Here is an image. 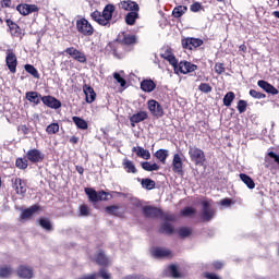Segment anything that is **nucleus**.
Segmentation results:
<instances>
[{"label": "nucleus", "mask_w": 279, "mask_h": 279, "mask_svg": "<svg viewBox=\"0 0 279 279\" xmlns=\"http://www.w3.org/2000/svg\"><path fill=\"white\" fill-rule=\"evenodd\" d=\"M119 10H124V12H138L141 10V7H138V3L132 0H123L120 3H118Z\"/></svg>", "instance_id": "obj_12"}, {"label": "nucleus", "mask_w": 279, "mask_h": 279, "mask_svg": "<svg viewBox=\"0 0 279 279\" xmlns=\"http://www.w3.org/2000/svg\"><path fill=\"white\" fill-rule=\"evenodd\" d=\"M250 95L254 99H265V97H267V95H265L263 93H259V92H256V89H251Z\"/></svg>", "instance_id": "obj_52"}, {"label": "nucleus", "mask_w": 279, "mask_h": 279, "mask_svg": "<svg viewBox=\"0 0 279 279\" xmlns=\"http://www.w3.org/2000/svg\"><path fill=\"white\" fill-rule=\"evenodd\" d=\"M13 189H15L17 195H25L27 193V185L21 178L12 179Z\"/></svg>", "instance_id": "obj_17"}, {"label": "nucleus", "mask_w": 279, "mask_h": 279, "mask_svg": "<svg viewBox=\"0 0 279 279\" xmlns=\"http://www.w3.org/2000/svg\"><path fill=\"white\" fill-rule=\"evenodd\" d=\"M106 213L108 215H113L114 217H121V213L119 211V206H108L106 207Z\"/></svg>", "instance_id": "obj_45"}, {"label": "nucleus", "mask_w": 279, "mask_h": 279, "mask_svg": "<svg viewBox=\"0 0 279 279\" xmlns=\"http://www.w3.org/2000/svg\"><path fill=\"white\" fill-rule=\"evenodd\" d=\"M181 45L183 49L192 50L193 48L197 49V47H202L204 45V40L199 38L187 37L181 40Z\"/></svg>", "instance_id": "obj_8"}, {"label": "nucleus", "mask_w": 279, "mask_h": 279, "mask_svg": "<svg viewBox=\"0 0 279 279\" xmlns=\"http://www.w3.org/2000/svg\"><path fill=\"white\" fill-rule=\"evenodd\" d=\"M257 86L268 93L269 95H278L279 90L274 87V85L269 84L267 81L260 80L257 82Z\"/></svg>", "instance_id": "obj_21"}, {"label": "nucleus", "mask_w": 279, "mask_h": 279, "mask_svg": "<svg viewBox=\"0 0 279 279\" xmlns=\"http://www.w3.org/2000/svg\"><path fill=\"white\" fill-rule=\"evenodd\" d=\"M99 276L102 278V279H110V274L108 272V270L106 269H100L99 270Z\"/></svg>", "instance_id": "obj_60"}, {"label": "nucleus", "mask_w": 279, "mask_h": 279, "mask_svg": "<svg viewBox=\"0 0 279 279\" xmlns=\"http://www.w3.org/2000/svg\"><path fill=\"white\" fill-rule=\"evenodd\" d=\"M221 206H230V199L225 198L220 202Z\"/></svg>", "instance_id": "obj_64"}, {"label": "nucleus", "mask_w": 279, "mask_h": 279, "mask_svg": "<svg viewBox=\"0 0 279 279\" xmlns=\"http://www.w3.org/2000/svg\"><path fill=\"white\" fill-rule=\"evenodd\" d=\"M141 89L144 93H154L156 90V83L151 80H144L141 82Z\"/></svg>", "instance_id": "obj_26"}, {"label": "nucleus", "mask_w": 279, "mask_h": 279, "mask_svg": "<svg viewBox=\"0 0 279 279\" xmlns=\"http://www.w3.org/2000/svg\"><path fill=\"white\" fill-rule=\"evenodd\" d=\"M205 277L207 279H219V277L217 275H215V274H206Z\"/></svg>", "instance_id": "obj_63"}, {"label": "nucleus", "mask_w": 279, "mask_h": 279, "mask_svg": "<svg viewBox=\"0 0 279 279\" xmlns=\"http://www.w3.org/2000/svg\"><path fill=\"white\" fill-rule=\"evenodd\" d=\"M240 180H242V182H244V184L247 186V189H255L256 187V183H254V180L252 179V177L245 174V173H241L240 174Z\"/></svg>", "instance_id": "obj_33"}, {"label": "nucleus", "mask_w": 279, "mask_h": 279, "mask_svg": "<svg viewBox=\"0 0 279 279\" xmlns=\"http://www.w3.org/2000/svg\"><path fill=\"white\" fill-rule=\"evenodd\" d=\"M160 232L163 234H173V226L169 222H165L160 228Z\"/></svg>", "instance_id": "obj_46"}, {"label": "nucleus", "mask_w": 279, "mask_h": 279, "mask_svg": "<svg viewBox=\"0 0 279 279\" xmlns=\"http://www.w3.org/2000/svg\"><path fill=\"white\" fill-rule=\"evenodd\" d=\"M80 215L81 217H88V215H90V209L88 208V205H82L80 207Z\"/></svg>", "instance_id": "obj_57"}, {"label": "nucleus", "mask_w": 279, "mask_h": 279, "mask_svg": "<svg viewBox=\"0 0 279 279\" xmlns=\"http://www.w3.org/2000/svg\"><path fill=\"white\" fill-rule=\"evenodd\" d=\"M25 97L27 101L34 104V106H38L40 101H43V95L38 94V92H27Z\"/></svg>", "instance_id": "obj_23"}, {"label": "nucleus", "mask_w": 279, "mask_h": 279, "mask_svg": "<svg viewBox=\"0 0 279 279\" xmlns=\"http://www.w3.org/2000/svg\"><path fill=\"white\" fill-rule=\"evenodd\" d=\"M179 235L182 238V239H186V236H191V229L186 228V227H183L179 230Z\"/></svg>", "instance_id": "obj_56"}, {"label": "nucleus", "mask_w": 279, "mask_h": 279, "mask_svg": "<svg viewBox=\"0 0 279 279\" xmlns=\"http://www.w3.org/2000/svg\"><path fill=\"white\" fill-rule=\"evenodd\" d=\"M148 110L153 114V117L160 118L165 114V110L162 109V106H160V102L157 100H148L147 102Z\"/></svg>", "instance_id": "obj_10"}, {"label": "nucleus", "mask_w": 279, "mask_h": 279, "mask_svg": "<svg viewBox=\"0 0 279 279\" xmlns=\"http://www.w3.org/2000/svg\"><path fill=\"white\" fill-rule=\"evenodd\" d=\"M141 185L146 189V191H154V189H156V181L151 179H142Z\"/></svg>", "instance_id": "obj_36"}, {"label": "nucleus", "mask_w": 279, "mask_h": 279, "mask_svg": "<svg viewBox=\"0 0 279 279\" xmlns=\"http://www.w3.org/2000/svg\"><path fill=\"white\" fill-rule=\"evenodd\" d=\"M123 45H136V36L122 33L118 36L117 41L109 43L108 49H110L114 58L121 60L125 56Z\"/></svg>", "instance_id": "obj_1"}, {"label": "nucleus", "mask_w": 279, "mask_h": 279, "mask_svg": "<svg viewBox=\"0 0 279 279\" xmlns=\"http://www.w3.org/2000/svg\"><path fill=\"white\" fill-rule=\"evenodd\" d=\"M151 256L154 258H171L173 256V253L169 251V248H162V247H155L150 250Z\"/></svg>", "instance_id": "obj_16"}, {"label": "nucleus", "mask_w": 279, "mask_h": 279, "mask_svg": "<svg viewBox=\"0 0 279 279\" xmlns=\"http://www.w3.org/2000/svg\"><path fill=\"white\" fill-rule=\"evenodd\" d=\"M189 156L190 160L194 162L197 167H204V162H206V154L202 148L197 146H189Z\"/></svg>", "instance_id": "obj_5"}, {"label": "nucleus", "mask_w": 279, "mask_h": 279, "mask_svg": "<svg viewBox=\"0 0 279 279\" xmlns=\"http://www.w3.org/2000/svg\"><path fill=\"white\" fill-rule=\"evenodd\" d=\"M65 53H68V56H71V58H73V60H76V62H80L81 64H86V54H84V52L75 49L74 47H70L66 48Z\"/></svg>", "instance_id": "obj_11"}, {"label": "nucleus", "mask_w": 279, "mask_h": 279, "mask_svg": "<svg viewBox=\"0 0 279 279\" xmlns=\"http://www.w3.org/2000/svg\"><path fill=\"white\" fill-rule=\"evenodd\" d=\"M96 263L97 265L106 267L109 265L110 260L108 259V257H106V254H104V252H99L96 257Z\"/></svg>", "instance_id": "obj_37"}, {"label": "nucleus", "mask_w": 279, "mask_h": 279, "mask_svg": "<svg viewBox=\"0 0 279 279\" xmlns=\"http://www.w3.org/2000/svg\"><path fill=\"white\" fill-rule=\"evenodd\" d=\"M236 109L240 114H243V112H245V110H247V101L239 100Z\"/></svg>", "instance_id": "obj_49"}, {"label": "nucleus", "mask_w": 279, "mask_h": 279, "mask_svg": "<svg viewBox=\"0 0 279 279\" xmlns=\"http://www.w3.org/2000/svg\"><path fill=\"white\" fill-rule=\"evenodd\" d=\"M14 274V269L10 265L0 266V278H10Z\"/></svg>", "instance_id": "obj_32"}, {"label": "nucleus", "mask_w": 279, "mask_h": 279, "mask_svg": "<svg viewBox=\"0 0 279 279\" xmlns=\"http://www.w3.org/2000/svg\"><path fill=\"white\" fill-rule=\"evenodd\" d=\"M236 95H234L233 92H229L223 97V106H227V108H230L232 106V102L234 101V98Z\"/></svg>", "instance_id": "obj_40"}, {"label": "nucleus", "mask_w": 279, "mask_h": 279, "mask_svg": "<svg viewBox=\"0 0 279 279\" xmlns=\"http://www.w3.org/2000/svg\"><path fill=\"white\" fill-rule=\"evenodd\" d=\"M38 213V205L24 209L21 215V219H31L34 214Z\"/></svg>", "instance_id": "obj_29"}, {"label": "nucleus", "mask_w": 279, "mask_h": 279, "mask_svg": "<svg viewBox=\"0 0 279 279\" xmlns=\"http://www.w3.org/2000/svg\"><path fill=\"white\" fill-rule=\"evenodd\" d=\"M184 169V163L182 162V157H180V154H174L172 159V171L174 173H182Z\"/></svg>", "instance_id": "obj_22"}, {"label": "nucleus", "mask_w": 279, "mask_h": 279, "mask_svg": "<svg viewBox=\"0 0 279 279\" xmlns=\"http://www.w3.org/2000/svg\"><path fill=\"white\" fill-rule=\"evenodd\" d=\"M141 167L144 169V171H158V169H160L158 163H150L149 161L142 162Z\"/></svg>", "instance_id": "obj_39"}, {"label": "nucleus", "mask_w": 279, "mask_h": 279, "mask_svg": "<svg viewBox=\"0 0 279 279\" xmlns=\"http://www.w3.org/2000/svg\"><path fill=\"white\" fill-rule=\"evenodd\" d=\"M76 29L78 34H82L83 36H93L95 34L93 24L84 17L76 21Z\"/></svg>", "instance_id": "obj_6"}, {"label": "nucleus", "mask_w": 279, "mask_h": 279, "mask_svg": "<svg viewBox=\"0 0 279 279\" xmlns=\"http://www.w3.org/2000/svg\"><path fill=\"white\" fill-rule=\"evenodd\" d=\"M83 93L85 95V101L87 104H93L95 99H97V94L95 93V89L90 85H84L83 86Z\"/></svg>", "instance_id": "obj_19"}, {"label": "nucleus", "mask_w": 279, "mask_h": 279, "mask_svg": "<svg viewBox=\"0 0 279 279\" xmlns=\"http://www.w3.org/2000/svg\"><path fill=\"white\" fill-rule=\"evenodd\" d=\"M149 116L147 114V111H138L137 113H134L132 117H130V123L132 128H136V123H142V121H146V119Z\"/></svg>", "instance_id": "obj_18"}, {"label": "nucleus", "mask_w": 279, "mask_h": 279, "mask_svg": "<svg viewBox=\"0 0 279 279\" xmlns=\"http://www.w3.org/2000/svg\"><path fill=\"white\" fill-rule=\"evenodd\" d=\"M114 4H107L102 12L98 10L94 11L90 16L93 21L101 25L102 27H110V22L112 21V14H114Z\"/></svg>", "instance_id": "obj_2"}, {"label": "nucleus", "mask_w": 279, "mask_h": 279, "mask_svg": "<svg viewBox=\"0 0 279 279\" xmlns=\"http://www.w3.org/2000/svg\"><path fill=\"white\" fill-rule=\"evenodd\" d=\"M168 274L171 276V278H180V272L178 271V267H175V265L168 267Z\"/></svg>", "instance_id": "obj_48"}, {"label": "nucleus", "mask_w": 279, "mask_h": 279, "mask_svg": "<svg viewBox=\"0 0 279 279\" xmlns=\"http://www.w3.org/2000/svg\"><path fill=\"white\" fill-rule=\"evenodd\" d=\"M72 120L78 130H88V122H86V120L80 117H73Z\"/></svg>", "instance_id": "obj_35"}, {"label": "nucleus", "mask_w": 279, "mask_h": 279, "mask_svg": "<svg viewBox=\"0 0 279 279\" xmlns=\"http://www.w3.org/2000/svg\"><path fill=\"white\" fill-rule=\"evenodd\" d=\"M226 71V68L223 66V63H216L215 64V72L218 75H221V73H223Z\"/></svg>", "instance_id": "obj_58"}, {"label": "nucleus", "mask_w": 279, "mask_h": 279, "mask_svg": "<svg viewBox=\"0 0 279 279\" xmlns=\"http://www.w3.org/2000/svg\"><path fill=\"white\" fill-rule=\"evenodd\" d=\"M16 10L20 14H22V16H29V14H33L34 12H38V5L36 4H27V3H23V4H19L16 7Z\"/></svg>", "instance_id": "obj_13"}, {"label": "nucleus", "mask_w": 279, "mask_h": 279, "mask_svg": "<svg viewBox=\"0 0 279 279\" xmlns=\"http://www.w3.org/2000/svg\"><path fill=\"white\" fill-rule=\"evenodd\" d=\"M257 86L268 93L269 95H278L279 90L274 87V85L269 84L267 81L260 80L257 82Z\"/></svg>", "instance_id": "obj_20"}, {"label": "nucleus", "mask_w": 279, "mask_h": 279, "mask_svg": "<svg viewBox=\"0 0 279 279\" xmlns=\"http://www.w3.org/2000/svg\"><path fill=\"white\" fill-rule=\"evenodd\" d=\"M190 10L191 12H199V10H202V3L194 2L193 4H191Z\"/></svg>", "instance_id": "obj_59"}, {"label": "nucleus", "mask_w": 279, "mask_h": 279, "mask_svg": "<svg viewBox=\"0 0 279 279\" xmlns=\"http://www.w3.org/2000/svg\"><path fill=\"white\" fill-rule=\"evenodd\" d=\"M108 197H110V193L106 191H99L97 196V202H108Z\"/></svg>", "instance_id": "obj_50"}, {"label": "nucleus", "mask_w": 279, "mask_h": 279, "mask_svg": "<svg viewBox=\"0 0 279 279\" xmlns=\"http://www.w3.org/2000/svg\"><path fill=\"white\" fill-rule=\"evenodd\" d=\"M26 158L29 162H43V160H45V155L39 149L34 148L26 153Z\"/></svg>", "instance_id": "obj_15"}, {"label": "nucleus", "mask_w": 279, "mask_h": 279, "mask_svg": "<svg viewBox=\"0 0 279 279\" xmlns=\"http://www.w3.org/2000/svg\"><path fill=\"white\" fill-rule=\"evenodd\" d=\"M85 193L88 196V199L92 202H97V197H98V192L90 189V187H86L85 189Z\"/></svg>", "instance_id": "obj_43"}, {"label": "nucleus", "mask_w": 279, "mask_h": 279, "mask_svg": "<svg viewBox=\"0 0 279 279\" xmlns=\"http://www.w3.org/2000/svg\"><path fill=\"white\" fill-rule=\"evenodd\" d=\"M181 215L183 217H191V215H195V208H193V207H185L183 210H181Z\"/></svg>", "instance_id": "obj_53"}, {"label": "nucleus", "mask_w": 279, "mask_h": 279, "mask_svg": "<svg viewBox=\"0 0 279 279\" xmlns=\"http://www.w3.org/2000/svg\"><path fill=\"white\" fill-rule=\"evenodd\" d=\"M186 12H189L187 7L178 5L172 10V16L174 19H182V16H184V14H186Z\"/></svg>", "instance_id": "obj_28"}, {"label": "nucleus", "mask_w": 279, "mask_h": 279, "mask_svg": "<svg viewBox=\"0 0 279 279\" xmlns=\"http://www.w3.org/2000/svg\"><path fill=\"white\" fill-rule=\"evenodd\" d=\"M113 78L118 82V84H120V86L122 88L125 87L126 82H125V78L121 77V74L114 72L113 73Z\"/></svg>", "instance_id": "obj_54"}, {"label": "nucleus", "mask_w": 279, "mask_h": 279, "mask_svg": "<svg viewBox=\"0 0 279 279\" xmlns=\"http://www.w3.org/2000/svg\"><path fill=\"white\" fill-rule=\"evenodd\" d=\"M198 89L202 92V93H213V87L207 84V83H202L199 86H198Z\"/></svg>", "instance_id": "obj_55"}, {"label": "nucleus", "mask_w": 279, "mask_h": 279, "mask_svg": "<svg viewBox=\"0 0 279 279\" xmlns=\"http://www.w3.org/2000/svg\"><path fill=\"white\" fill-rule=\"evenodd\" d=\"M123 168L126 171V173H137L138 170L136 169V166L134 165V161L125 158L123 159Z\"/></svg>", "instance_id": "obj_27"}, {"label": "nucleus", "mask_w": 279, "mask_h": 279, "mask_svg": "<svg viewBox=\"0 0 279 279\" xmlns=\"http://www.w3.org/2000/svg\"><path fill=\"white\" fill-rule=\"evenodd\" d=\"M161 58H163V60H167L169 64H171V66L175 69V65L178 64V59H175V56H173L171 51L166 50L165 53H161Z\"/></svg>", "instance_id": "obj_30"}, {"label": "nucleus", "mask_w": 279, "mask_h": 279, "mask_svg": "<svg viewBox=\"0 0 279 279\" xmlns=\"http://www.w3.org/2000/svg\"><path fill=\"white\" fill-rule=\"evenodd\" d=\"M132 151H134L138 158H143V160H149L151 158V153L141 146L133 147Z\"/></svg>", "instance_id": "obj_25"}, {"label": "nucleus", "mask_w": 279, "mask_h": 279, "mask_svg": "<svg viewBox=\"0 0 279 279\" xmlns=\"http://www.w3.org/2000/svg\"><path fill=\"white\" fill-rule=\"evenodd\" d=\"M7 25L13 34H19V32H21L19 24L14 23L12 20H7Z\"/></svg>", "instance_id": "obj_47"}, {"label": "nucleus", "mask_w": 279, "mask_h": 279, "mask_svg": "<svg viewBox=\"0 0 279 279\" xmlns=\"http://www.w3.org/2000/svg\"><path fill=\"white\" fill-rule=\"evenodd\" d=\"M17 276L23 279H31L34 277V270L26 266H20L17 269Z\"/></svg>", "instance_id": "obj_24"}, {"label": "nucleus", "mask_w": 279, "mask_h": 279, "mask_svg": "<svg viewBox=\"0 0 279 279\" xmlns=\"http://www.w3.org/2000/svg\"><path fill=\"white\" fill-rule=\"evenodd\" d=\"M143 214L145 217H149L150 219H156L159 217V219H165L166 221H174L175 216L171 214H165L162 210H160L157 207L151 206H145L143 207Z\"/></svg>", "instance_id": "obj_3"}, {"label": "nucleus", "mask_w": 279, "mask_h": 279, "mask_svg": "<svg viewBox=\"0 0 279 279\" xmlns=\"http://www.w3.org/2000/svg\"><path fill=\"white\" fill-rule=\"evenodd\" d=\"M39 226H41V228L44 230H47L48 232H51V230H53V226H51V221L47 218H41L39 220Z\"/></svg>", "instance_id": "obj_41"}, {"label": "nucleus", "mask_w": 279, "mask_h": 279, "mask_svg": "<svg viewBox=\"0 0 279 279\" xmlns=\"http://www.w3.org/2000/svg\"><path fill=\"white\" fill-rule=\"evenodd\" d=\"M15 167H17V169H27V160H24L23 158H17L15 161Z\"/></svg>", "instance_id": "obj_51"}, {"label": "nucleus", "mask_w": 279, "mask_h": 279, "mask_svg": "<svg viewBox=\"0 0 279 279\" xmlns=\"http://www.w3.org/2000/svg\"><path fill=\"white\" fill-rule=\"evenodd\" d=\"M47 134H58L60 132V125L58 123H51L46 128Z\"/></svg>", "instance_id": "obj_44"}, {"label": "nucleus", "mask_w": 279, "mask_h": 279, "mask_svg": "<svg viewBox=\"0 0 279 279\" xmlns=\"http://www.w3.org/2000/svg\"><path fill=\"white\" fill-rule=\"evenodd\" d=\"M0 3L3 8H11L12 0H0Z\"/></svg>", "instance_id": "obj_61"}, {"label": "nucleus", "mask_w": 279, "mask_h": 279, "mask_svg": "<svg viewBox=\"0 0 279 279\" xmlns=\"http://www.w3.org/2000/svg\"><path fill=\"white\" fill-rule=\"evenodd\" d=\"M7 66L10 73H16V66L19 64V60L16 59V54L12 50L7 51L5 57Z\"/></svg>", "instance_id": "obj_9"}, {"label": "nucleus", "mask_w": 279, "mask_h": 279, "mask_svg": "<svg viewBox=\"0 0 279 279\" xmlns=\"http://www.w3.org/2000/svg\"><path fill=\"white\" fill-rule=\"evenodd\" d=\"M41 101L44 106H47L52 110H58L59 108H62V102L53 96H43Z\"/></svg>", "instance_id": "obj_14"}, {"label": "nucleus", "mask_w": 279, "mask_h": 279, "mask_svg": "<svg viewBox=\"0 0 279 279\" xmlns=\"http://www.w3.org/2000/svg\"><path fill=\"white\" fill-rule=\"evenodd\" d=\"M138 19V11H131L125 15L126 25H134Z\"/></svg>", "instance_id": "obj_34"}, {"label": "nucleus", "mask_w": 279, "mask_h": 279, "mask_svg": "<svg viewBox=\"0 0 279 279\" xmlns=\"http://www.w3.org/2000/svg\"><path fill=\"white\" fill-rule=\"evenodd\" d=\"M271 160L279 165V156L274 151L268 153L265 157L266 167H269V165H271Z\"/></svg>", "instance_id": "obj_38"}, {"label": "nucleus", "mask_w": 279, "mask_h": 279, "mask_svg": "<svg viewBox=\"0 0 279 279\" xmlns=\"http://www.w3.org/2000/svg\"><path fill=\"white\" fill-rule=\"evenodd\" d=\"M155 157L157 160H160L162 165L167 163V158H169V150L167 149H159L155 153Z\"/></svg>", "instance_id": "obj_31"}, {"label": "nucleus", "mask_w": 279, "mask_h": 279, "mask_svg": "<svg viewBox=\"0 0 279 279\" xmlns=\"http://www.w3.org/2000/svg\"><path fill=\"white\" fill-rule=\"evenodd\" d=\"M25 71L27 73H29V75H33V77H36V80H38V77H40V74L38 73V70H36V68L32 64H26L24 66Z\"/></svg>", "instance_id": "obj_42"}, {"label": "nucleus", "mask_w": 279, "mask_h": 279, "mask_svg": "<svg viewBox=\"0 0 279 279\" xmlns=\"http://www.w3.org/2000/svg\"><path fill=\"white\" fill-rule=\"evenodd\" d=\"M97 274L92 275H84L83 277H80L78 279H97Z\"/></svg>", "instance_id": "obj_62"}, {"label": "nucleus", "mask_w": 279, "mask_h": 279, "mask_svg": "<svg viewBox=\"0 0 279 279\" xmlns=\"http://www.w3.org/2000/svg\"><path fill=\"white\" fill-rule=\"evenodd\" d=\"M173 70L177 74L182 73L183 75H186V73H193L194 71H197V65L189 61H181L179 64H175Z\"/></svg>", "instance_id": "obj_7"}, {"label": "nucleus", "mask_w": 279, "mask_h": 279, "mask_svg": "<svg viewBox=\"0 0 279 279\" xmlns=\"http://www.w3.org/2000/svg\"><path fill=\"white\" fill-rule=\"evenodd\" d=\"M201 206H202V211H201V221L206 222V221H213L215 219V208H213V204L210 203V199H203L201 201Z\"/></svg>", "instance_id": "obj_4"}]
</instances>
